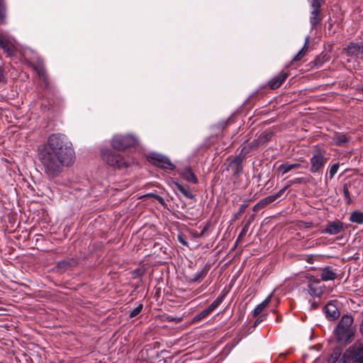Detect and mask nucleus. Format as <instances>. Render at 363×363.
<instances>
[{
    "label": "nucleus",
    "mask_w": 363,
    "mask_h": 363,
    "mask_svg": "<svg viewBox=\"0 0 363 363\" xmlns=\"http://www.w3.org/2000/svg\"><path fill=\"white\" fill-rule=\"evenodd\" d=\"M250 152L247 145H243L240 153L235 156L230 162L228 167L230 168L233 176L238 177L243 172V162Z\"/></svg>",
    "instance_id": "6e6552de"
},
{
    "label": "nucleus",
    "mask_w": 363,
    "mask_h": 363,
    "mask_svg": "<svg viewBox=\"0 0 363 363\" xmlns=\"http://www.w3.org/2000/svg\"><path fill=\"white\" fill-rule=\"evenodd\" d=\"M228 291H226L225 289H224L221 293H220V296H223V298H225L226 296V295L228 294Z\"/></svg>",
    "instance_id": "09e8293b"
},
{
    "label": "nucleus",
    "mask_w": 363,
    "mask_h": 363,
    "mask_svg": "<svg viewBox=\"0 0 363 363\" xmlns=\"http://www.w3.org/2000/svg\"><path fill=\"white\" fill-rule=\"evenodd\" d=\"M143 308V304L139 303L135 308L130 311L129 313V318H133L136 317L138 314L141 313Z\"/></svg>",
    "instance_id": "473e14b6"
},
{
    "label": "nucleus",
    "mask_w": 363,
    "mask_h": 363,
    "mask_svg": "<svg viewBox=\"0 0 363 363\" xmlns=\"http://www.w3.org/2000/svg\"><path fill=\"white\" fill-rule=\"evenodd\" d=\"M340 167V164L338 162L333 164L330 169H329V174H330V179H333L335 174L337 173L338 169Z\"/></svg>",
    "instance_id": "e433bc0d"
},
{
    "label": "nucleus",
    "mask_w": 363,
    "mask_h": 363,
    "mask_svg": "<svg viewBox=\"0 0 363 363\" xmlns=\"http://www.w3.org/2000/svg\"><path fill=\"white\" fill-rule=\"evenodd\" d=\"M172 187L174 191H179L186 198L189 199H194L195 195L191 192L189 186L186 184H183L177 181L172 182Z\"/></svg>",
    "instance_id": "dca6fc26"
},
{
    "label": "nucleus",
    "mask_w": 363,
    "mask_h": 363,
    "mask_svg": "<svg viewBox=\"0 0 363 363\" xmlns=\"http://www.w3.org/2000/svg\"><path fill=\"white\" fill-rule=\"evenodd\" d=\"M349 220L357 224H363V212L360 211H354L351 213Z\"/></svg>",
    "instance_id": "393cba45"
},
{
    "label": "nucleus",
    "mask_w": 363,
    "mask_h": 363,
    "mask_svg": "<svg viewBox=\"0 0 363 363\" xmlns=\"http://www.w3.org/2000/svg\"><path fill=\"white\" fill-rule=\"evenodd\" d=\"M357 90H358L359 92L363 93V85H362L361 87L358 88V89H357Z\"/></svg>",
    "instance_id": "603ef678"
},
{
    "label": "nucleus",
    "mask_w": 363,
    "mask_h": 363,
    "mask_svg": "<svg viewBox=\"0 0 363 363\" xmlns=\"http://www.w3.org/2000/svg\"><path fill=\"white\" fill-rule=\"evenodd\" d=\"M308 4L311 7L310 14V23L311 28H315L323 19V15L321 11V6L323 3V0H308Z\"/></svg>",
    "instance_id": "1a4fd4ad"
},
{
    "label": "nucleus",
    "mask_w": 363,
    "mask_h": 363,
    "mask_svg": "<svg viewBox=\"0 0 363 363\" xmlns=\"http://www.w3.org/2000/svg\"><path fill=\"white\" fill-rule=\"evenodd\" d=\"M344 50L347 56L363 61L362 42H350Z\"/></svg>",
    "instance_id": "ddd939ff"
},
{
    "label": "nucleus",
    "mask_w": 363,
    "mask_h": 363,
    "mask_svg": "<svg viewBox=\"0 0 363 363\" xmlns=\"http://www.w3.org/2000/svg\"><path fill=\"white\" fill-rule=\"evenodd\" d=\"M182 320V318H174V320H177V323H179L181 322Z\"/></svg>",
    "instance_id": "6e6d98bb"
},
{
    "label": "nucleus",
    "mask_w": 363,
    "mask_h": 363,
    "mask_svg": "<svg viewBox=\"0 0 363 363\" xmlns=\"http://www.w3.org/2000/svg\"><path fill=\"white\" fill-rule=\"evenodd\" d=\"M227 125H228L227 121L221 122L219 124H218V135H219L222 132V130L227 126Z\"/></svg>",
    "instance_id": "a18cd8bd"
},
{
    "label": "nucleus",
    "mask_w": 363,
    "mask_h": 363,
    "mask_svg": "<svg viewBox=\"0 0 363 363\" xmlns=\"http://www.w3.org/2000/svg\"><path fill=\"white\" fill-rule=\"evenodd\" d=\"M340 363H363V342H356L347 348Z\"/></svg>",
    "instance_id": "20e7f679"
},
{
    "label": "nucleus",
    "mask_w": 363,
    "mask_h": 363,
    "mask_svg": "<svg viewBox=\"0 0 363 363\" xmlns=\"http://www.w3.org/2000/svg\"><path fill=\"white\" fill-rule=\"evenodd\" d=\"M289 74L287 72H280L278 75L275 76L268 82L269 88L273 90L279 88L285 82Z\"/></svg>",
    "instance_id": "f3484780"
},
{
    "label": "nucleus",
    "mask_w": 363,
    "mask_h": 363,
    "mask_svg": "<svg viewBox=\"0 0 363 363\" xmlns=\"http://www.w3.org/2000/svg\"><path fill=\"white\" fill-rule=\"evenodd\" d=\"M182 320V318H174V320H177V323H179L181 322Z\"/></svg>",
    "instance_id": "5fc2aeb1"
},
{
    "label": "nucleus",
    "mask_w": 363,
    "mask_h": 363,
    "mask_svg": "<svg viewBox=\"0 0 363 363\" xmlns=\"http://www.w3.org/2000/svg\"><path fill=\"white\" fill-rule=\"evenodd\" d=\"M260 201L263 203V206L264 207H266L267 205H269L276 201V196H274L273 195H270Z\"/></svg>",
    "instance_id": "c9c22d12"
},
{
    "label": "nucleus",
    "mask_w": 363,
    "mask_h": 363,
    "mask_svg": "<svg viewBox=\"0 0 363 363\" xmlns=\"http://www.w3.org/2000/svg\"><path fill=\"white\" fill-rule=\"evenodd\" d=\"M348 228V225L340 220L329 221L324 229L321 230L322 233L335 235L339 233H345Z\"/></svg>",
    "instance_id": "9b49d317"
},
{
    "label": "nucleus",
    "mask_w": 363,
    "mask_h": 363,
    "mask_svg": "<svg viewBox=\"0 0 363 363\" xmlns=\"http://www.w3.org/2000/svg\"><path fill=\"white\" fill-rule=\"evenodd\" d=\"M309 42H310V37L308 35H307L305 38V42H304V45L303 46V48L294 56V57L293 58V60H292L293 62L299 61L300 60H301L303 57V56L306 55V53L308 51Z\"/></svg>",
    "instance_id": "5701e85b"
},
{
    "label": "nucleus",
    "mask_w": 363,
    "mask_h": 363,
    "mask_svg": "<svg viewBox=\"0 0 363 363\" xmlns=\"http://www.w3.org/2000/svg\"><path fill=\"white\" fill-rule=\"evenodd\" d=\"M342 191H343V194H344L345 199L346 200L347 204H350L352 203V199L350 196V193L349 191L347 184H346V183L344 184L343 187H342Z\"/></svg>",
    "instance_id": "2f4dec72"
},
{
    "label": "nucleus",
    "mask_w": 363,
    "mask_h": 363,
    "mask_svg": "<svg viewBox=\"0 0 363 363\" xmlns=\"http://www.w3.org/2000/svg\"><path fill=\"white\" fill-rule=\"evenodd\" d=\"M264 208V206H263V203L261 202V201H259L257 203H256L253 206V211H258L260 209Z\"/></svg>",
    "instance_id": "49530a36"
},
{
    "label": "nucleus",
    "mask_w": 363,
    "mask_h": 363,
    "mask_svg": "<svg viewBox=\"0 0 363 363\" xmlns=\"http://www.w3.org/2000/svg\"><path fill=\"white\" fill-rule=\"evenodd\" d=\"M320 278L323 281H327L335 280L337 278V273L330 267H326L320 271Z\"/></svg>",
    "instance_id": "412c9836"
},
{
    "label": "nucleus",
    "mask_w": 363,
    "mask_h": 363,
    "mask_svg": "<svg viewBox=\"0 0 363 363\" xmlns=\"http://www.w3.org/2000/svg\"><path fill=\"white\" fill-rule=\"evenodd\" d=\"M328 160L329 157L326 156V152L324 150H316L310 158V172L313 174L319 173L323 170Z\"/></svg>",
    "instance_id": "0eeeda50"
},
{
    "label": "nucleus",
    "mask_w": 363,
    "mask_h": 363,
    "mask_svg": "<svg viewBox=\"0 0 363 363\" xmlns=\"http://www.w3.org/2000/svg\"><path fill=\"white\" fill-rule=\"evenodd\" d=\"M0 82L4 84L7 82V78L5 74V69L4 68V67L1 66H0Z\"/></svg>",
    "instance_id": "79ce46f5"
},
{
    "label": "nucleus",
    "mask_w": 363,
    "mask_h": 363,
    "mask_svg": "<svg viewBox=\"0 0 363 363\" xmlns=\"http://www.w3.org/2000/svg\"><path fill=\"white\" fill-rule=\"evenodd\" d=\"M329 60L327 54H322L321 56H318L313 61L314 65L320 67L325 62Z\"/></svg>",
    "instance_id": "c756f323"
},
{
    "label": "nucleus",
    "mask_w": 363,
    "mask_h": 363,
    "mask_svg": "<svg viewBox=\"0 0 363 363\" xmlns=\"http://www.w3.org/2000/svg\"><path fill=\"white\" fill-rule=\"evenodd\" d=\"M272 296V294L269 295L262 303L256 306L252 312V315L254 317H257L259 315L264 309L271 302Z\"/></svg>",
    "instance_id": "4be33fe9"
},
{
    "label": "nucleus",
    "mask_w": 363,
    "mask_h": 363,
    "mask_svg": "<svg viewBox=\"0 0 363 363\" xmlns=\"http://www.w3.org/2000/svg\"><path fill=\"white\" fill-rule=\"evenodd\" d=\"M209 228V225L208 224H206L202 229L201 232L197 235L198 238L199 237H202L205 233L208 230Z\"/></svg>",
    "instance_id": "de8ad7c7"
},
{
    "label": "nucleus",
    "mask_w": 363,
    "mask_h": 363,
    "mask_svg": "<svg viewBox=\"0 0 363 363\" xmlns=\"http://www.w3.org/2000/svg\"><path fill=\"white\" fill-rule=\"evenodd\" d=\"M281 317H280L279 315H278L276 318V322L277 323H280L281 321Z\"/></svg>",
    "instance_id": "3c124183"
},
{
    "label": "nucleus",
    "mask_w": 363,
    "mask_h": 363,
    "mask_svg": "<svg viewBox=\"0 0 363 363\" xmlns=\"http://www.w3.org/2000/svg\"><path fill=\"white\" fill-rule=\"evenodd\" d=\"M180 174L186 182L193 183L194 184L199 182L198 178L190 167L183 168Z\"/></svg>",
    "instance_id": "6ab92c4d"
},
{
    "label": "nucleus",
    "mask_w": 363,
    "mask_h": 363,
    "mask_svg": "<svg viewBox=\"0 0 363 363\" xmlns=\"http://www.w3.org/2000/svg\"><path fill=\"white\" fill-rule=\"evenodd\" d=\"M335 145L337 146H344L348 141V138L342 133H335L333 138Z\"/></svg>",
    "instance_id": "a878e982"
},
{
    "label": "nucleus",
    "mask_w": 363,
    "mask_h": 363,
    "mask_svg": "<svg viewBox=\"0 0 363 363\" xmlns=\"http://www.w3.org/2000/svg\"><path fill=\"white\" fill-rule=\"evenodd\" d=\"M0 23H6V6L4 0H0Z\"/></svg>",
    "instance_id": "cd10ccee"
},
{
    "label": "nucleus",
    "mask_w": 363,
    "mask_h": 363,
    "mask_svg": "<svg viewBox=\"0 0 363 363\" xmlns=\"http://www.w3.org/2000/svg\"><path fill=\"white\" fill-rule=\"evenodd\" d=\"M208 269H202L200 272H196L194 277L191 279V281L193 282H197L202 280L207 274Z\"/></svg>",
    "instance_id": "c85d7f7f"
},
{
    "label": "nucleus",
    "mask_w": 363,
    "mask_h": 363,
    "mask_svg": "<svg viewBox=\"0 0 363 363\" xmlns=\"http://www.w3.org/2000/svg\"><path fill=\"white\" fill-rule=\"evenodd\" d=\"M0 48L8 57H12L16 53V48L8 36L0 33Z\"/></svg>",
    "instance_id": "2eb2a0df"
},
{
    "label": "nucleus",
    "mask_w": 363,
    "mask_h": 363,
    "mask_svg": "<svg viewBox=\"0 0 363 363\" xmlns=\"http://www.w3.org/2000/svg\"><path fill=\"white\" fill-rule=\"evenodd\" d=\"M250 226V222H246L245 223L241 232L240 233V234L236 240V242H235L236 243L238 242V241L247 234Z\"/></svg>",
    "instance_id": "f704fd0d"
},
{
    "label": "nucleus",
    "mask_w": 363,
    "mask_h": 363,
    "mask_svg": "<svg viewBox=\"0 0 363 363\" xmlns=\"http://www.w3.org/2000/svg\"><path fill=\"white\" fill-rule=\"evenodd\" d=\"M177 240L178 241L184 246H188V242H187V239L186 238V236L182 234V233H179L177 235Z\"/></svg>",
    "instance_id": "ea45409f"
},
{
    "label": "nucleus",
    "mask_w": 363,
    "mask_h": 363,
    "mask_svg": "<svg viewBox=\"0 0 363 363\" xmlns=\"http://www.w3.org/2000/svg\"><path fill=\"white\" fill-rule=\"evenodd\" d=\"M38 159L44 172L51 178L57 177L65 166L72 165L74 151L68 138L62 133H52L38 148Z\"/></svg>",
    "instance_id": "f257e3e1"
},
{
    "label": "nucleus",
    "mask_w": 363,
    "mask_h": 363,
    "mask_svg": "<svg viewBox=\"0 0 363 363\" xmlns=\"http://www.w3.org/2000/svg\"><path fill=\"white\" fill-rule=\"evenodd\" d=\"M356 334L354 317L350 314L343 315L333 331V341L341 347L349 345Z\"/></svg>",
    "instance_id": "f03ea898"
},
{
    "label": "nucleus",
    "mask_w": 363,
    "mask_h": 363,
    "mask_svg": "<svg viewBox=\"0 0 363 363\" xmlns=\"http://www.w3.org/2000/svg\"><path fill=\"white\" fill-rule=\"evenodd\" d=\"M320 281L318 279L314 280L313 282H312L311 280H310L308 284V287L311 291H312L315 295H318L320 292H317L316 289L313 287L314 284H319Z\"/></svg>",
    "instance_id": "a19ab883"
},
{
    "label": "nucleus",
    "mask_w": 363,
    "mask_h": 363,
    "mask_svg": "<svg viewBox=\"0 0 363 363\" xmlns=\"http://www.w3.org/2000/svg\"><path fill=\"white\" fill-rule=\"evenodd\" d=\"M274 134V132L271 129L265 130L256 139L253 140L248 146H247V149H249L250 152L251 150L259 147L269 141Z\"/></svg>",
    "instance_id": "4468645a"
},
{
    "label": "nucleus",
    "mask_w": 363,
    "mask_h": 363,
    "mask_svg": "<svg viewBox=\"0 0 363 363\" xmlns=\"http://www.w3.org/2000/svg\"><path fill=\"white\" fill-rule=\"evenodd\" d=\"M101 157L108 165L114 168L121 169L130 165L121 155L108 148L101 150Z\"/></svg>",
    "instance_id": "39448f33"
},
{
    "label": "nucleus",
    "mask_w": 363,
    "mask_h": 363,
    "mask_svg": "<svg viewBox=\"0 0 363 363\" xmlns=\"http://www.w3.org/2000/svg\"><path fill=\"white\" fill-rule=\"evenodd\" d=\"M225 298L223 297V296L219 295L215 301H213L210 306L211 308L215 310L223 301Z\"/></svg>",
    "instance_id": "4c0bfd02"
},
{
    "label": "nucleus",
    "mask_w": 363,
    "mask_h": 363,
    "mask_svg": "<svg viewBox=\"0 0 363 363\" xmlns=\"http://www.w3.org/2000/svg\"><path fill=\"white\" fill-rule=\"evenodd\" d=\"M214 310L209 305L208 308L196 314L193 318V323H196L209 315Z\"/></svg>",
    "instance_id": "bb28decb"
},
{
    "label": "nucleus",
    "mask_w": 363,
    "mask_h": 363,
    "mask_svg": "<svg viewBox=\"0 0 363 363\" xmlns=\"http://www.w3.org/2000/svg\"><path fill=\"white\" fill-rule=\"evenodd\" d=\"M312 225H313V223H306V226L307 228H310V227H311V226H312Z\"/></svg>",
    "instance_id": "864d4df0"
},
{
    "label": "nucleus",
    "mask_w": 363,
    "mask_h": 363,
    "mask_svg": "<svg viewBox=\"0 0 363 363\" xmlns=\"http://www.w3.org/2000/svg\"><path fill=\"white\" fill-rule=\"evenodd\" d=\"M147 159L153 165L161 169L173 170L175 168V165L171 160L162 155L152 153L148 156Z\"/></svg>",
    "instance_id": "9d476101"
},
{
    "label": "nucleus",
    "mask_w": 363,
    "mask_h": 363,
    "mask_svg": "<svg viewBox=\"0 0 363 363\" xmlns=\"http://www.w3.org/2000/svg\"><path fill=\"white\" fill-rule=\"evenodd\" d=\"M28 65L37 72L40 79V82L38 84L40 89L38 91V97L41 99L48 100V103L50 104L49 101L50 96H55L56 89L49 79L43 60L38 57L35 62H29Z\"/></svg>",
    "instance_id": "7ed1b4c3"
},
{
    "label": "nucleus",
    "mask_w": 363,
    "mask_h": 363,
    "mask_svg": "<svg viewBox=\"0 0 363 363\" xmlns=\"http://www.w3.org/2000/svg\"><path fill=\"white\" fill-rule=\"evenodd\" d=\"M255 218V216L254 215H252L249 218L248 220L246 221V222H250V225H251L252 222L253 221Z\"/></svg>",
    "instance_id": "8fccbe9b"
},
{
    "label": "nucleus",
    "mask_w": 363,
    "mask_h": 363,
    "mask_svg": "<svg viewBox=\"0 0 363 363\" xmlns=\"http://www.w3.org/2000/svg\"><path fill=\"white\" fill-rule=\"evenodd\" d=\"M78 264H79L78 259L76 258L72 257V258H68L66 259L59 261L57 263L56 267L60 269L66 271L69 269L77 267L78 265Z\"/></svg>",
    "instance_id": "a211bd4d"
},
{
    "label": "nucleus",
    "mask_w": 363,
    "mask_h": 363,
    "mask_svg": "<svg viewBox=\"0 0 363 363\" xmlns=\"http://www.w3.org/2000/svg\"><path fill=\"white\" fill-rule=\"evenodd\" d=\"M342 348L343 347L337 345V346L333 349L331 354L329 355L328 362L340 363L343 354Z\"/></svg>",
    "instance_id": "aec40b11"
},
{
    "label": "nucleus",
    "mask_w": 363,
    "mask_h": 363,
    "mask_svg": "<svg viewBox=\"0 0 363 363\" xmlns=\"http://www.w3.org/2000/svg\"><path fill=\"white\" fill-rule=\"evenodd\" d=\"M138 139L133 135H116L111 140V146L114 150H124L138 144Z\"/></svg>",
    "instance_id": "423d86ee"
},
{
    "label": "nucleus",
    "mask_w": 363,
    "mask_h": 363,
    "mask_svg": "<svg viewBox=\"0 0 363 363\" xmlns=\"http://www.w3.org/2000/svg\"><path fill=\"white\" fill-rule=\"evenodd\" d=\"M288 188H289V186L286 184L284 187H283L281 189H280L277 193H276L275 194H273L274 196H276V200L277 199L280 198Z\"/></svg>",
    "instance_id": "c03bdc74"
},
{
    "label": "nucleus",
    "mask_w": 363,
    "mask_h": 363,
    "mask_svg": "<svg viewBox=\"0 0 363 363\" xmlns=\"http://www.w3.org/2000/svg\"><path fill=\"white\" fill-rule=\"evenodd\" d=\"M144 274V270L142 269H136L132 272V277L133 279H138L141 277Z\"/></svg>",
    "instance_id": "58836bf2"
},
{
    "label": "nucleus",
    "mask_w": 363,
    "mask_h": 363,
    "mask_svg": "<svg viewBox=\"0 0 363 363\" xmlns=\"http://www.w3.org/2000/svg\"><path fill=\"white\" fill-rule=\"evenodd\" d=\"M339 301L337 300H332L327 303L323 308V312L325 318L329 321H334L337 320L340 316V311L339 309Z\"/></svg>",
    "instance_id": "f8f14e48"
},
{
    "label": "nucleus",
    "mask_w": 363,
    "mask_h": 363,
    "mask_svg": "<svg viewBox=\"0 0 363 363\" xmlns=\"http://www.w3.org/2000/svg\"><path fill=\"white\" fill-rule=\"evenodd\" d=\"M307 181L305 178L303 177H298V178H294L293 179H291V180H289L287 182V185L289 187H290L291 186L294 185V184H305L306 183Z\"/></svg>",
    "instance_id": "72a5a7b5"
},
{
    "label": "nucleus",
    "mask_w": 363,
    "mask_h": 363,
    "mask_svg": "<svg viewBox=\"0 0 363 363\" xmlns=\"http://www.w3.org/2000/svg\"><path fill=\"white\" fill-rule=\"evenodd\" d=\"M267 316V314H262V315H260L259 316L258 315L257 318L256 319V320L255 321V323L252 325L253 328L257 327L261 322L264 320L266 319Z\"/></svg>",
    "instance_id": "37998d69"
},
{
    "label": "nucleus",
    "mask_w": 363,
    "mask_h": 363,
    "mask_svg": "<svg viewBox=\"0 0 363 363\" xmlns=\"http://www.w3.org/2000/svg\"><path fill=\"white\" fill-rule=\"evenodd\" d=\"M248 206L249 204L247 203H242L239 208L238 212H236L233 216L232 220L235 221L236 220H238L241 216V215L245 212V209L248 207Z\"/></svg>",
    "instance_id": "7c9ffc66"
},
{
    "label": "nucleus",
    "mask_w": 363,
    "mask_h": 363,
    "mask_svg": "<svg viewBox=\"0 0 363 363\" xmlns=\"http://www.w3.org/2000/svg\"><path fill=\"white\" fill-rule=\"evenodd\" d=\"M301 167V164L299 163H294V164H289V163H284L279 166L278 170L281 172L282 174H285L286 173L289 172V171L299 168Z\"/></svg>",
    "instance_id": "b1692460"
}]
</instances>
